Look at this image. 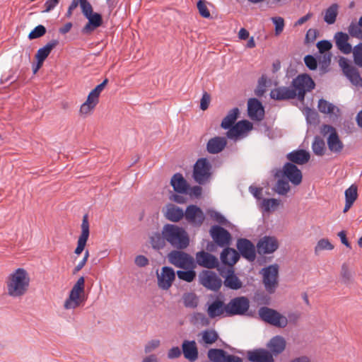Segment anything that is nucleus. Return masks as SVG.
Here are the masks:
<instances>
[{
	"instance_id": "f257e3e1",
	"label": "nucleus",
	"mask_w": 362,
	"mask_h": 362,
	"mask_svg": "<svg viewBox=\"0 0 362 362\" xmlns=\"http://www.w3.org/2000/svg\"><path fill=\"white\" fill-rule=\"evenodd\" d=\"M29 284L30 277L27 271L23 268H18L8 276L6 281L8 295L13 298L21 297L27 292Z\"/></svg>"
},
{
	"instance_id": "f03ea898",
	"label": "nucleus",
	"mask_w": 362,
	"mask_h": 362,
	"mask_svg": "<svg viewBox=\"0 0 362 362\" xmlns=\"http://www.w3.org/2000/svg\"><path fill=\"white\" fill-rule=\"evenodd\" d=\"M163 234L166 242L177 250H185L189 245L187 231L177 225L167 223L163 226Z\"/></svg>"
},
{
	"instance_id": "7ed1b4c3",
	"label": "nucleus",
	"mask_w": 362,
	"mask_h": 362,
	"mask_svg": "<svg viewBox=\"0 0 362 362\" xmlns=\"http://www.w3.org/2000/svg\"><path fill=\"white\" fill-rule=\"evenodd\" d=\"M258 315L261 320L267 324L278 328H284L288 325V319L277 310L267 307H260L258 310Z\"/></svg>"
},
{
	"instance_id": "20e7f679",
	"label": "nucleus",
	"mask_w": 362,
	"mask_h": 362,
	"mask_svg": "<svg viewBox=\"0 0 362 362\" xmlns=\"http://www.w3.org/2000/svg\"><path fill=\"white\" fill-rule=\"evenodd\" d=\"M85 291V279L81 276L78 279L69 292V297L66 299L64 307L66 310H73L81 305L85 301L81 294Z\"/></svg>"
},
{
	"instance_id": "39448f33",
	"label": "nucleus",
	"mask_w": 362,
	"mask_h": 362,
	"mask_svg": "<svg viewBox=\"0 0 362 362\" xmlns=\"http://www.w3.org/2000/svg\"><path fill=\"white\" fill-rule=\"evenodd\" d=\"M210 235L214 242L213 243L208 244L206 249L210 251H214L215 245L219 247H225L228 246L231 241L230 233L222 226L218 225L212 226L209 230Z\"/></svg>"
},
{
	"instance_id": "423d86ee",
	"label": "nucleus",
	"mask_w": 362,
	"mask_h": 362,
	"mask_svg": "<svg viewBox=\"0 0 362 362\" xmlns=\"http://www.w3.org/2000/svg\"><path fill=\"white\" fill-rule=\"evenodd\" d=\"M211 165L206 158L197 160L194 165L193 178L199 185H205L209 182L211 173Z\"/></svg>"
},
{
	"instance_id": "0eeeda50",
	"label": "nucleus",
	"mask_w": 362,
	"mask_h": 362,
	"mask_svg": "<svg viewBox=\"0 0 362 362\" xmlns=\"http://www.w3.org/2000/svg\"><path fill=\"white\" fill-rule=\"evenodd\" d=\"M264 288L269 293H274L278 286L279 266L276 264L262 268L260 271Z\"/></svg>"
},
{
	"instance_id": "6e6552de",
	"label": "nucleus",
	"mask_w": 362,
	"mask_h": 362,
	"mask_svg": "<svg viewBox=\"0 0 362 362\" xmlns=\"http://www.w3.org/2000/svg\"><path fill=\"white\" fill-rule=\"evenodd\" d=\"M182 250H172L168 255V261L177 268L187 269L196 267L194 258Z\"/></svg>"
},
{
	"instance_id": "1a4fd4ad",
	"label": "nucleus",
	"mask_w": 362,
	"mask_h": 362,
	"mask_svg": "<svg viewBox=\"0 0 362 362\" xmlns=\"http://www.w3.org/2000/svg\"><path fill=\"white\" fill-rule=\"evenodd\" d=\"M199 284L207 290L218 291L222 286V280L218 274L211 270H202L198 275Z\"/></svg>"
},
{
	"instance_id": "9d476101",
	"label": "nucleus",
	"mask_w": 362,
	"mask_h": 362,
	"mask_svg": "<svg viewBox=\"0 0 362 362\" xmlns=\"http://www.w3.org/2000/svg\"><path fill=\"white\" fill-rule=\"evenodd\" d=\"M292 86L297 93L299 100H303L306 92L315 88L312 78L306 74L298 75L292 81Z\"/></svg>"
},
{
	"instance_id": "9b49d317",
	"label": "nucleus",
	"mask_w": 362,
	"mask_h": 362,
	"mask_svg": "<svg viewBox=\"0 0 362 362\" xmlns=\"http://www.w3.org/2000/svg\"><path fill=\"white\" fill-rule=\"evenodd\" d=\"M250 308V300L245 296H238L232 298L227 303V317L244 315Z\"/></svg>"
},
{
	"instance_id": "f8f14e48",
	"label": "nucleus",
	"mask_w": 362,
	"mask_h": 362,
	"mask_svg": "<svg viewBox=\"0 0 362 362\" xmlns=\"http://www.w3.org/2000/svg\"><path fill=\"white\" fill-rule=\"evenodd\" d=\"M218 270L220 275L224 279L222 284L226 288L237 291L243 287V284L235 273L233 267H228L226 272L222 267L218 268Z\"/></svg>"
},
{
	"instance_id": "ddd939ff",
	"label": "nucleus",
	"mask_w": 362,
	"mask_h": 362,
	"mask_svg": "<svg viewBox=\"0 0 362 362\" xmlns=\"http://www.w3.org/2000/svg\"><path fill=\"white\" fill-rule=\"evenodd\" d=\"M279 242L274 236L264 235L257 243V252L259 255H270L279 248Z\"/></svg>"
},
{
	"instance_id": "4468645a",
	"label": "nucleus",
	"mask_w": 362,
	"mask_h": 362,
	"mask_svg": "<svg viewBox=\"0 0 362 362\" xmlns=\"http://www.w3.org/2000/svg\"><path fill=\"white\" fill-rule=\"evenodd\" d=\"M184 217L188 223L196 228L200 227L205 219L203 211L194 204H190L186 208Z\"/></svg>"
},
{
	"instance_id": "2eb2a0df",
	"label": "nucleus",
	"mask_w": 362,
	"mask_h": 362,
	"mask_svg": "<svg viewBox=\"0 0 362 362\" xmlns=\"http://www.w3.org/2000/svg\"><path fill=\"white\" fill-rule=\"evenodd\" d=\"M281 177L287 179L292 185L297 186L302 182V173L300 170L293 163H286L281 171Z\"/></svg>"
},
{
	"instance_id": "dca6fc26",
	"label": "nucleus",
	"mask_w": 362,
	"mask_h": 362,
	"mask_svg": "<svg viewBox=\"0 0 362 362\" xmlns=\"http://www.w3.org/2000/svg\"><path fill=\"white\" fill-rule=\"evenodd\" d=\"M325 132H329L327 139V143L330 151L334 153H339L344 148V144L339 139L336 129L330 125L325 124L323 126Z\"/></svg>"
},
{
	"instance_id": "f3484780",
	"label": "nucleus",
	"mask_w": 362,
	"mask_h": 362,
	"mask_svg": "<svg viewBox=\"0 0 362 362\" xmlns=\"http://www.w3.org/2000/svg\"><path fill=\"white\" fill-rule=\"evenodd\" d=\"M209 359L212 362H242L240 357L228 354L221 349H210L207 354Z\"/></svg>"
},
{
	"instance_id": "a211bd4d",
	"label": "nucleus",
	"mask_w": 362,
	"mask_h": 362,
	"mask_svg": "<svg viewBox=\"0 0 362 362\" xmlns=\"http://www.w3.org/2000/svg\"><path fill=\"white\" fill-rule=\"evenodd\" d=\"M237 248L245 259L253 262L256 258V247L248 239L240 238L237 241Z\"/></svg>"
},
{
	"instance_id": "6ab92c4d",
	"label": "nucleus",
	"mask_w": 362,
	"mask_h": 362,
	"mask_svg": "<svg viewBox=\"0 0 362 362\" xmlns=\"http://www.w3.org/2000/svg\"><path fill=\"white\" fill-rule=\"evenodd\" d=\"M247 115L252 120L261 121L264 116L262 103L257 98H250L247 101Z\"/></svg>"
},
{
	"instance_id": "aec40b11",
	"label": "nucleus",
	"mask_w": 362,
	"mask_h": 362,
	"mask_svg": "<svg viewBox=\"0 0 362 362\" xmlns=\"http://www.w3.org/2000/svg\"><path fill=\"white\" fill-rule=\"evenodd\" d=\"M247 357L250 362H274L270 351L263 348L247 351Z\"/></svg>"
},
{
	"instance_id": "412c9836",
	"label": "nucleus",
	"mask_w": 362,
	"mask_h": 362,
	"mask_svg": "<svg viewBox=\"0 0 362 362\" xmlns=\"http://www.w3.org/2000/svg\"><path fill=\"white\" fill-rule=\"evenodd\" d=\"M196 262L199 266L207 269H214L218 266V259L214 255L203 250L197 252Z\"/></svg>"
},
{
	"instance_id": "4be33fe9",
	"label": "nucleus",
	"mask_w": 362,
	"mask_h": 362,
	"mask_svg": "<svg viewBox=\"0 0 362 362\" xmlns=\"http://www.w3.org/2000/svg\"><path fill=\"white\" fill-rule=\"evenodd\" d=\"M89 223L88 219V215L85 214L83 216L82 223H81V234L78 238L77 247L75 249V254L80 255L84 250V247L86 245L87 240L89 237Z\"/></svg>"
},
{
	"instance_id": "5701e85b",
	"label": "nucleus",
	"mask_w": 362,
	"mask_h": 362,
	"mask_svg": "<svg viewBox=\"0 0 362 362\" xmlns=\"http://www.w3.org/2000/svg\"><path fill=\"white\" fill-rule=\"evenodd\" d=\"M175 273L173 268L163 267L160 274L158 275V283L160 288L164 290L168 289L175 279Z\"/></svg>"
},
{
	"instance_id": "b1692460",
	"label": "nucleus",
	"mask_w": 362,
	"mask_h": 362,
	"mask_svg": "<svg viewBox=\"0 0 362 362\" xmlns=\"http://www.w3.org/2000/svg\"><path fill=\"white\" fill-rule=\"evenodd\" d=\"M269 95L272 99L276 100H286L295 98L297 93L293 88L280 86L272 90Z\"/></svg>"
},
{
	"instance_id": "393cba45",
	"label": "nucleus",
	"mask_w": 362,
	"mask_h": 362,
	"mask_svg": "<svg viewBox=\"0 0 362 362\" xmlns=\"http://www.w3.org/2000/svg\"><path fill=\"white\" fill-rule=\"evenodd\" d=\"M207 313L211 318L221 315L227 316V304H225L222 300L216 298L208 305Z\"/></svg>"
},
{
	"instance_id": "a878e982",
	"label": "nucleus",
	"mask_w": 362,
	"mask_h": 362,
	"mask_svg": "<svg viewBox=\"0 0 362 362\" xmlns=\"http://www.w3.org/2000/svg\"><path fill=\"white\" fill-rule=\"evenodd\" d=\"M182 353L189 361H195L199 356L196 341L194 340H184L182 344Z\"/></svg>"
},
{
	"instance_id": "bb28decb",
	"label": "nucleus",
	"mask_w": 362,
	"mask_h": 362,
	"mask_svg": "<svg viewBox=\"0 0 362 362\" xmlns=\"http://www.w3.org/2000/svg\"><path fill=\"white\" fill-rule=\"evenodd\" d=\"M223 248V250L220 255L221 262L229 266V267H233L240 258L239 253L235 249L228 246Z\"/></svg>"
},
{
	"instance_id": "cd10ccee",
	"label": "nucleus",
	"mask_w": 362,
	"mask_h": 362,
	"mask_svg": "<svg viewBox=\"0 0 362 362\" xmlns=\"http://www.w3.org/2000/svg\"><path fill=\"white\" fill-rule=\"evenodd\" d=\"M286 345L285 339L282 336L276 335L268 341L267 347L269 349V351L272 354L278 355L284 351Z\"/></svg>"
},
{
	"instance_id": "c85d7f7f",
	"label": "nucleus",
	"mask_w": 362,
	"mask_h": 362,
	"mask_svg": "<svg viewBox=\"0 0 362 362\" xmlns=\"http://www.w3.org/2000/svg\"><path fill=\"white\" fill-rule=\"evenodd\" d=\"M227 144L225 137L214 136L209 140L206 144V150L209 153L216 154L221 152Z\"/></svg>"
},
{
	"instance_id": "c756f323",
	"label": "nucleus",
	"mask_w": 362,
	"mask_h": 362,
	"mask_svg": "<svg viewBox=\"0 0 362 362\" xmlns=\"http://www.w3.org/2000/svg\"><path fill=\"white\" fill-rule=\"evenodd\" d=\"M286 158L293 164L303 165L308 162L310 153L303 149H297L288 153Z\"/></svg>"
},
{
	"instance_id": "7c9ffc66",
	"label": "nucleus",
	"mask_w": 362,
	"mask_h": 362,
	"mask_svg": "<svg viewBox=\"0 0 362 362\" xmlns=\"http://www.w3.org/2000/svg\"><path fill=\"white\" fill-rule=\"evenodd\" d=\"M337 48L344 54L351 52L352 47L349 43V35L344 32H337L334 37Z\"/></svg>"
},
{
	"instance_id": "2f4dec72",
	"label": "nucleus",
	"mask_w": 362,
	"mask_h": 362,
	"mask_svg": "<svg viewBox=\"0 0 362 362\" xmlns=\"http://www.w3.org/2000/svg\"><path fill=\"white\" fill-rule=\"evenodd\" d=\"M185 215V211L180 207L169 204L167 206L166 211L165 213V218L172 222L180 221Z\"/></svg>"
},
{
	"instance_id": "473e14b6",
	"label": "nucleus",
	"mask_w": 362,
	"mask_h": 362,
	"mask_svg": "<svg viewBox=\"0 0 362 362\" xmlns=\"http://www.w3.org/2000/svg\"><path fill=\"white\" fill-rule=\"evenodd\" d=\"M170 184L176 192L180 194L187 192L188 185L182 174L175 173L171 178Z\"/></svg>"
},
{
	"instance_id": "72a5a7b5",
	"label": "nucleus",
	"mask_w": 362,
	"mask_h": 362,
	"mask_svg": "<svg viewBox=\"0 0 362 362\" xmlns=\"http://www.w3.org/2000/svg\"><path fill=\"white\" fill-rule=\"evenodd\" d=\"M317 107L319 111L322 113L329 114L330 116L335 117H338L339 115V109L325 99H320L319 100Z\"/></svg>"
},
{
	"instance_id": "f704fd0d",
	"label": "nucleus",
	"mask_w": 362,
	"mask_h": 362,
	"mask_svg": "<svg viewBox=\"0 0 362 362\" xmlns=\"http://www.w3.org/2000/svg\"><path fill=\"white\" fill-rule=\"evenodd\" d=\"M58 43L59 41L57 40H52L37 50L35 57L37 61L39 62V64L43 63L51 52L52 49L55 47Z\"/></svg>"
},
{
	"instance_id": "c9c22d12",
	"label": "nucleus",
	"mask_w": 362,
	"mask_h": 362,
	"mask_svg": "<svg viewBox=\"0 0 362 362\" xmlns=\"http://www.w3.org/2000/svg\"><path fill=\"white\" fill-rule=\"evenodd\" d=\"M240 114V110L238 107H234L230 110L226 116L223 119L221 127L227 129L230 128L232 126H235L234 124Z\"/></svg>"
},
{
	"instance_id": "e433bc0d",
	"label": "nucleus",
	"mask_w": 362,
	"mask_h": 362,
	"mask_svg": "<svg viewBox=\"0 0 362 362\" xmlns=\"http://www.w3.org/2000/svg\"><path fill=\"white\" fill-rule=\"evenodd\" d=\"M150 243L153 249L160 250L163 249L165 245L166 240L163 234V228L161 233L153 232L149 237Z\"/></svg>"
},
{
	"instance_id": "4c0bfd02",
	"label": "nucleus",
	"mask_w": 362,
	"mask_h": 362,
	"mask_svg": "<svg viewBox=\"0 0 362 362\" xmlns=\"http://www.w3.org/2000/svg\"><path fill=\"white\" fill-rule=\"evenodd\" d=\"M317 57L321 74L327 73L329 70L332 53L328 52L325 54H319L318 55H317Z\"/></svg>"
},
{
	"instance_id": "58836bf2",
	"label": "nucleus",
	"mask_w": 362,
	"mask_h": 362,
	"mask_svg": "<svg viewBox=\"0 0 362 362\" xmlns=\"http://www.w3.org/2000/svg\"><path fill=\"white\" fill-rule=\"evenodd\" d=\"M338 13V5L333 4L325 12L324 21L329 25L334 24Z\"/></svg>"
},
{
	"instance_id": "ea45409f",
	"label": "nucleus",
	"mask_w": 362,
	"mask_h": 362,
	"mask_svg": "<svg viewBox=\"0 0 362 362\" xmlns=\"http://www.w3.org/2000/svg\"><path fill=\"white\" fill-rule=\"evenodd\" d=\"M194 268L195 267H192V268L189 267L187 269L178 270L177 272V276L178 279L187 283L192 282L197 276Z\"/></svg>"
},
{
	"instance_id": "a19ab883",
	"label": "nucleus",
	"mask_w": 362,
	"mask_h": 362,
	"mask_svg": "<svg viewBox=\"0 0 362 362\" xmlns=\"http://www.w3.org/2000/svg\"><path fill=\"white\" fill-rule=\"evenodd\" d=\"M182 301L186 308L194 309L197 307L199 299L194 293L188 292L183 294Z\"/></svg>"
},
{
	"instance_id": "79ce46f5",
	"label": "nucleus",
	"mask_w": 362,
	"mask_h": 362,
	"mask_svg": "<svg viewBox=\"0 0 362 362\" xmlns=\"http://www.w3.org/2000/svg\"><path fill=\"white\" fill-rule=\"evenodd\" d=\"M313 153L317 156H323L325 151V143L324 140L318 136H315L312 144Z\"/></svg>"
},
{
	"instance_id": "37998d69",
	"label": "nucleus",
	"mask_w": 362,
	"mask_h": 362,
	"mask_svg": "<svg viewBox=\"0 0 362 362\" xmlns=\"http://www.w3.org/2000/svg\"><path fill=\"white\" fill-rule=\"evenodd\" d=\"M202 341L206 344H211L218 339V332L215 329H205L202 332Z\"/></svg>"
},
{
	"instance_id": "c03bdc74",
	"label": "nucleus",
	"mask_w": 362,
	"mask_h": 362,
	"mask_svg": "<svg viewBox=\"0 0 362 362\" xmlns=\"http://www.w3.org/2000/svg\"><path fill=\"white\" fill-rule=\"evenodd\" d=\"M107 83H108V79L105 78L103 80V81L101 83L96 86V87L89 93V94L88 95V98H89V100L91 99L93 101L98 103V98H99L100 94L103 91V90L105 88V87L107 84Z\"/></svg>"
},
{
	"instance_id": "a18cd8bd",
	"label": "nucleus",
	"mask_w": 362,
	"mask_h": 362,
	"mask_svg": "<svg viewBox=\"0 0 362 362\" xmlns=\"http://www.w3.org/2000/svg\"><path fill=\"white\" fill-rule=\"evenodd\" d=\"M291 187L288 180L279 179L277 180L274 190L279 195H286Z\"/></svg>"
},
{
	"instance_id": "49530a36",
	"label": "nucleus",
	"mask_w": 362,
	"mask_h": 362,
	"mask_svg": "<svg viewBox=\"0 0 362 362\" xmlns=\"http://www.w3.org/2000/svg\"><path fill=\"white\" fill-rule=\"evenodd\" d=\"M344 74L349 79V81L356 86L359 85L362 81V78L358 70L354 66L345 71Z\"/></svg>"
},
{
	"instance_id": "de8ad7c7",
	"label": "nucleus",
	"mask_w": 362,
	"mask_h": 362,
	"mask_svg": "<svg viewBox=\"0 0 362 362\" xmlns=\"http://www.w3.org/2000/svg\"><path fill=\"white\" fill-rule=\"evenodd\" d=\"M238 134H242L248 132L252 129V124L248 120H240L235 124Z\"/></svg>"
},
{
	"instance_id": "09e8293b",
	"label": "nucleus",
	"mask_w": 362,
	"mask_h": 362,
	"mask_svg": "<svg viewBox=\"0 0 362 362\" xmlns=\"http://www.w3.org/2000/svg\"><path fill=\"white\" fill-rule=\"evenodd\" d=\"M358 196L356 186L352 185L345 190V201L354 204Z\"/></svg>"
},
{
	"instance_id": "8fccbe9b",
	"label": "nucleus",
	"mask_w": 362,
	"mask_h": 362,
	"mask_svg": "<svg viewBox=\"0 0 362 362\" xmlns=\"http://www.w3.org/2000/svg\"><path fill=\"white\" fill-rule=\"evenodd\" d=\"M192 321L195 325H201L202 326H207L209 324L208 317L202 313H195L192 315Z\"/></svg>"
},
{
	"instance_id": "3c124183",
	"label": "nucleus",
	"mask_w": 362,
	"mask_h": 362,
	"mask_svg": "<svg viewBox=\"0 0 362 362\" xmlns=\"http://www.w3.org/2000/svg\"><path fill=\"white\" fill-rule=\"evenodd\" d=\"M279 204V200L274 198L263 199L261 202V206L266 212L269 211L272 208L277 206Z\"/></svg>"
},
{
	"instance_id": "603ef678",
	"label": "nucleus",
	"mask_w": 362,
	"mask_h": 362,
	"mask_svg": "<svg viewBox=\"0 0 362 362\" xmlns=\"http://www.w3.org/2000/svg\"><path fill=\"white\" fill-rule=\"evenodd\" d=\"M354 60L356 65L362 67V42L356 45L353 49Z\"/></svg>"
},
{
	"instance_id": "864d4df0",
	"label": "nucleus",
	"mask_w": 362,
	"mask_h": 362,
	"mask_svg": "<svg viewBox=\"0 0 362 362\" xmlns=\"http://www.w3.org/2000/svg\"><path fill=\"white\" fill-rule=\"evenodd\" d=\"M361 25H359V22L356 23L354 22H351L348 28L349 34L351 37L360 38L362 37V30L361 29Z\"/></svg>"
},
{
	"instance_id": "5fc2aeb1",
	"label": "nucleus",
	"mask_w": 362,
	"mask_h": 362,
	"mask_svg": "<svg viewBox=\"0 0 362 362\" xmlns=\"http://www.w3.org/2000/svg\"><path fill=\"white\" fill-rule=\"evenodd\" d=\"M305 66L311 71H314L317 68V57L312 54H307L304 57Z\"/></svg>"
},
{
	"instance_id": "6e6d98bb",
	"label": "nucleus",
	"mask_w": 362,
	"mask_h": 362,
	"mask_svg": "<svg viewBox=\"0 0 362 362\" xmlns=\"http://www.w3.org/2000/svg\"><path fill=\"white\" fill-rule=\"evenodd\" d=\"M46 33V28L42 25H38L28 35L30 40L37 39Z\"/></svg>"
},
{
	"instance_id": "4d7b16f0",
	"label": "nucleus",
	"mask_w": 362,
	"mask_h": 362,
	"mask_svg": "<svg viewBox=\"0 0 362 362\" xmlns=\"http://www.w3.org/2000/svg\"><path fill=\"white\" fill-rule=\"evenodd\" d=\"M316 46L318 49L320 54H325L330 52L329 50L332 47V44L330 41L322 40L317 42Z\"/></svg>"
},
{
	"instance_id": "13d9d810",
	"label": "nucleus",
	"mask_w": 362,
	"mask_h": 362,
	"mask_svg": "<svg viewBox=\"0 0 362 362\" xmlns=\"http://www.w3.org/2000/svg\"><path fill=\"white\" fill-rule=\"evenodd\" d=\"M98 103L93 101L91 99L89 100L87 98V100L85 103H83L80 108V112L82 115H86L89 113L97 105Z\"/></svg>"
},
{
	"instance_id": "bf43d9fd",
	"label": "nucleus",
	"mask_w": 362,
	"mask_h": 362,
	"mask_svg": "<svg viewBox=\"0 0 362 362\" xmlns=\"http://www.w3.org/2000/svg\"><path fill=\"white\" fill-rule=\"evenodd\" d=\"M210 216L219 224L228 226L230 223L219 212L216 211H211Z\"/></svg>"
},
{
	"instance_id": "052dcab7",
	"label": "nucleus",
	"mask_w": 362,
	"mask_h": 362,
	"mask_svg": "<svg viewBox=\"0 0 362 362\" xmlns=\"http://www.w3.org/2000/svg\"><path fill=\"white\" fill-rule=\"evenodd\" d=\"M86 18L90 22V24H92L93 28H95L100 26L103 23L102 16L98 13H92L88 17H86Z\"/></svg>"
},
{
	"instance_id": "680f3d73",
	"label": "nucleus",
	"mask_w": 362,
	"mask_h": 362,
	"mask_svg": "<svg viewBox=\"0 0 362 362\" xmlns=\"http://www.w3.org/2000/svg\"><path fill=\"white\" fill-rule=\"evenodd\" d=\"M197 6L199 14L205 18H209L211 16L210 12L208 10L206 1L204 0H199L197 4Z\"/></svg>"
},
{
	"instance_id": "e2e57ef3",
	"label": "nucleus",
	"mask_w": 362,
	"mask_h": 362,
	"mask_svg": "<svg viewBox=\"0 0 362 362\" xmlns=\"http://www.w3.org/2000/svg\"><path fill=\"white\" fill-rule=\"evenodd\" d=\"M78 4H80L82 13L86 18L93 13L92 6L87 0H78Z\"/></svg>"
},
{
	"instance_id": "0e129e2a",
	"label": "nucleus",
	"mask_w": 362,
	"mask_h": 362,
	"mask_svg": "<svg viewBox=\"0 0 362 362\" xmlns=\"http://www.w3.org/2000/svg\"><path fill=\"white\" fill-rule=\"evenodd\" d=\"M333 249V245L327 239H321L317 242L315 246V252L323 250H331Z\"/></svg>"
},
{
	"instance_id": "69168bd1",
	"label": "nucleus",
	"mask_w": 362,
	"mask_h": 362,
	"mask_svg": "<svg viewBox=\"0 0 362 362\" xmlns=\"http://www.w3.org/2000/svg\"><path fill=\"white\" fill-rule=\"evenodd\" d=\"M317 31L315 29H309L305 35V45H310L313 44L317 37Z\"/></svg>"
},
{
	"instance_id": "338daca9",
	"label": "nucleus",
	"mask_w": 362,
	"mask_h": 362,
	"mask_svg": "<svg viewBox=\"0 0 362 362\" xmlns=\"http://www.w3.org/2000/svg\"><path fill=\"white\" fill-rule=\"evenodd\" d=\"M273 23L275 25L276 34H279L283 31L284 26V21L281 17H273L272 18Z\"/></svg>"
},
{
	"instance_id": "774afa93",
	"label": "nucleus",
	"mask_w": 362,
	"mask_h": 362,
	"mask_svg": "<svg viewBox=\"0 0 362 362\" xmlns=\"http://www.w3.org/2000/svg\"><path fill=\"white\" fill-rule=\"evenodd\" d=\"M267 83V76L265 75H262L258 80V88L256 90V94L257 95H262L265 91V87Z\"/></svg>"
}]
</instances>
